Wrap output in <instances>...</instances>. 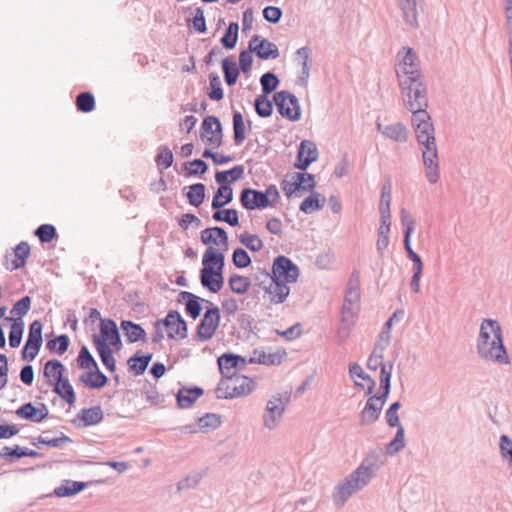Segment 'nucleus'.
I'll list each match as a JSON object with an SVG mask.
<instances>
[{"instance_id":"obj_49","label":"nucleus","mask_w":512,"mask_h":512,"mask_svg":"<svg viewBox=\"0 0 512 512\" xmlns=\"http://www.w3.org/2000/svg\"><path fill=\"white\" fill-rule=\"evenodd\" d=\"M238 30V23L233 22L229 24L223 37L221 38V43L226 49H232L235 47L238 39Z\"/></svg>"},{"instance_id":"obj_8","label":"nucleus","mask_w":512,"mask_h":512,"mask_svg":"<svg viewBox=\"0 0 512 512\" xmlns=\"http://www.w3.org/2000/svg\"><path fill=\"white\" fill-rule=\"evenodd\" d=\"M397 76L399 85H407L413 80L420 79L416 56L411 48H403L398 53Z\"/></svg>"},{"instance_id":"obj_29","label":"nucleus","mask_w":512,"mask_h":512,"mask_svg":"<svg viewBox=\"0 0 512 512\" xmlns=\"http://www.w3.org/2000/svg\"><path fill=\"white\" fill-rule=\"evenodd\" d=\"M103 410L100 406H93L82 409L76 416L75 421L79 422V426L97 425L103 420Z\"/></svg>"},{"instance_id":"obj_14","label":"nucleus","mask_w":512,"mask_h":512,"mask_svg":"<svg viewBox=\"0 0 512 512\" xmlns=\"http://www.w3.org/2000/svg\"><path fill=\"white\" fill-rule=\"evenodd\" d=\"M391 184L387 182L383 185L380 196L379 212L381 224L378 230V236H389L391 227Z\"/></svg>"},{"instance_id":"obj_35","label":"nucleus","mask_w":512,"mask_h":512,"mask_svg":"<svg viewBox=\"0 0 512 512\" xmlns=\"http://www.w3.org/2000/svg\"><path fill=\"white\" fill-rule=\"evenodd\" d=\"M281 353H267L264 350H254L250 356L249 362L263 365H278L282 362Z\"/></svg>"},{"instance_id":"obj_43","label":"nucleus","mask_w":512,"mask_h":512,"mask_svg":"<svg viewBox=\"0 0 512 512\" xmlns=\"http://www.w3.org/2000/svg\"><path fill=\"white\" fill-rule=\"evenodd\" d=\"M24 331V322L20 318L12 319V324L9 332V345L12 348L20 346Z\"/></svg>"},{"instance_id":"obj_38","label":"nucleus","mask_w":512,"mask_h":512,"mask_svg":"<svg viewBox=\"0 0 512 512\" xmlns=\"http://www.w3.org/2000/svg\"><path fill=\"white\" fill-rule=\"evenodd\" d=\"M359 489L355 487V484L348 478L343 483L336 487L334 492V501L338 505H343L344 502Z\"/></svg>"},{"instance_id":"obj_36","label":"nucleus","mask_w":512,"mask_h":512,"mask_svg":"<svg viewBox=\"0 0 512 512\" xmlns=\"http://www.w3.org/2000/svg\"><path fill=\"white\" fill-rule=\"evenodd\" d=\"M121 328L130 342L144 341L146 339L145 330L138 324L124 320L121 322Z\"/></svg>"},{"instance_id":"obj_62","label":"nucleus","mask_w":512,"mask_h":512,"mask_svg":"<svg viewBox=\"0 0 512 512\" xmlns=\"http://www.w3.org/2000/svg\"><path fill=\"white\" fill-rule=\"evenodd\" d=\"M31 305V299L29 296H25L19 301H17L12 310L11 313L15 316H18V318L21 319V317L28 313Z\"/></svg>"},{"instance_id":"obj_61","label":"nucleus","mask_w":512,"mask_h":512,"mask_svg":"<svg viewBox=\"0 0 512 512\" xmlns=\"http://www.w3.org/2000/svg\"><path fill=\"white\" fill-rule=\"evenodd\" d=\"M156 163L163 169L169 168L173 163V153L168 147H162L156 157Z\"/></svg>"},{"instance_id":"obj_23","label":"nucleus","mask_w":512,"mask_h":512,"mask_svg":"<svg viewBox=\"0 0 512 512\" xmlns=\"http://www.w3.org/2000/svg\"><path fill=\"white\" fill-rule=\"evenodd\" d=\"M30 255V246L27 242L19 243L14 250L5 256V267L13 271L23 267Z\"/></svg>"},{"instance_id":"obj_16","label":"nucleus","mask_w":512,"mask_h":512,"mask_svg":"<svg viewBox=\"0 0 512 512\" xmlns=\"http://www.w3.org/2000/svg\"><path fill=\"white\" fill-rule=\"evenodd\" d=\"M368 368L371 370L380 369V384L382 389H384V397H387L390 391V378L391 371L387 369L386 365L383 364V349L376 347L370 358L368 359Z\"/></svg>"},{"instance_id":"obj_56","label":"nucleus","mask_w":512,"mask_h":512,"mask_svg":"<svg viewBox=\"0 0 512 512\" xmlns=\"http://www.w3.org/2000/svg\"><path fill=\"white\" fill-rule=\"evenodd\" d=\"M42 329L43 325L39 320H35L30 324L28 339L26 342L42 345Z\"/></svg>"},{"instance_id":"obj_46","label":"nucleus","mask_w":512,"mask_h":512,"mask_svg":"<svg viewBox=\"0 0 512 512\" xmlns=\"http://www.w3.org/2000/svg\"><path fill=\"white\" fill-rule=\"evenodd\" d=\"M186 194L189 203L198 207L205 198V186L202 183H197L189 186Z\"/></svg>"},{"instance_id":"obj_22","label":"nucleus","mask_w":512,"mask_h":512,"mask_svg":"<svg viewBox=\"0 0 512 512\" xmlns=\"http://www.w3.org/2000/svg\"><path fill=\"white\" fill-rule=\"evenodd\" d=\"M217 362L219 370L225 378L235 376L237 371L244 369L246 366V360L234 354H223Z\"/></svg>"},{"instance_id":"obj_4","label":"nucleus","mask_w":512,"mask_h":512,"mask_svg":"<svg viewBox=\"0 0 512 512\" xmlns=\"http://www.w3.org/2000/svg\"><path fill=\"white\" fill-rule=\"evenodd\" d=\"M66 368L57 359L47 361L43 367V376L53 391L69 406L76 403L75 390L66 376Z\"/></svg>"},{"instance_id":"obj_19","label":"nucleus","mask_w":512,"mask_h":512,"mask_svg":"<svg viewBox=\"0 0 512 512\" xmlns=\"http://www.w3.org/2000/svg\"><path fill=\"white\" fill-rule=\"evenodd\" d=\"M249 49L261 59H276L279 56L277 46L258 35L253 36L249 41Z\"/></svg>"},{"instance_id":"obj_54","label":"nucleus","mask_w":512,"mask_h":512,"mask_svg":"<svg viewBox=\"0 0 512 512\" xmlns=\"http://www.w3.org/2000/svg\"><path fill=\"white\" fill-rule=\"evenodd\" d=\"M151 357H152L151 355H148V356L135 355V356L131 357L128 361L131 370L134 371L135 374H137V375L142 374L146 370V368L151 360Z\"/></svg>"},{"instance_id":"obj_26","label":"nucleus","mask_w":512,"mask_h":512,"mask_svg":"<svg viewBox=\"0 0 512 512\" xmlns=\"http://www.w3.org/2000/svg\"><path fill=\"white\" fill-rule=\"evenodd\" d=\"M242 206L248 210L261 209L268 207V202L262 192L246 188L240 196Z\"/></svg>"},{"instance_id":"obj_32","label":"nucleus","mask_w":512,"mask_h":512,"mask_svg":"<svg viewBox=\"0 0 512 512\" xmlns=\"http://www.w3.org/2000/svg\"><path fill=\"white\" fill-rule=\"evenodd\" d=\"M378 129L385 137L397 142H405L408 138L407 128L401 123L389 125L378 124Z\"/></svg>"},{"instance_id":"obj_21","label":"nucleus","mask_w":512,"mask_h":512,"mask_svg":"<svg viewBox=\"0 0 512 512\" xmlns=\"http://www.w3.org/2000/svg\"><path fill=\"white\" fill-rule=\"evenodd\" d=\"M385 400L386 397H384V392L381 396H371L368 399L360 415V421L362 425L372 424L379 418Z\"/></svg>"},{"instance_id":"obj_18","label":"nucleus","mask_w":512,"mask_h":512,"mask_svg":"<svg viewBox=\"0 0 512 512\" xmlns=\"http://www.w3.org/2000/svg\"><path fill=\"white\" fill-rule=\"evenodd\" d=\"M287 401L288 398L282 396H274L268 401L264 414V424L266 427L271 429L277 425L284 412Z\"/></svg>"},{"instance_id":"obj_47","label":"nucleus","mask_w":512,"mask_h":512,"mask_svg":"<svg viewBox=\"0 0 512 512\" xmlns=\"http://www.w3.org/2000/svg\"><path fill=\"white\" fill-rule=\"evenodd\" d=\"M222 68L226 83L229 86L234 85L239 76V70L237 68L236 62L226 58L222 61Z\"/></svg>"},{"instance_id":"obj_53","label":"nucleus","mask_w":512,"mask_h":512,"mask_svg":"<svg viewBox=\"0 0 512 512\" xmlns=\"http://www.w3.org/2000/svg\"><path fill=\"white\" fill-rule=\"evenodd\" d=\"M77 364L81 369L93 370L97 368V363L86 347H82L77 358Z\"/></svg>"},{"instance_id":"obj_10","label":"nucleus","mask_w":512,"mask_h":512,"mask_svg":"<svg viewBox=\"0 0 512 512\" xmlns=\"http://www.w3.org/2000/svg\"><path fill=\"white\" fill-rule=\"evenodd\" d=\"M300 271L298 266L286 256L280 255L273 260L271 268V279L282 281L288 285L298 281Z\"/></svg>"},{"instance_id":"obj_64","label":"nucleus","mask_w":512,"mask_h":512,"mask_svg":"<svg viewBox=\"0 0 512 512\" xmlns=\"http://www.w3.org/2000/svg\"><path fill=\"white\" fill-rule=\"evenodd\" d=\"M85 484L82 482H72L69 486H63L56 489V495L60 497L74 495L84 488Z\"/></svg>"},{"instance_id":"obj_2","label":"nucleus","mask_w":512,"mask_h":512,"mask_svg":"<svg viewBox=\"0 0 512 512\" xmlns=\"http://www.w3.org/2000/svg\"><path fill=\"white\" fill-rule=\"evenodd\" d=\"M477 352L486 361L509 364V356L503 344L502 329L499 323L485 319L480 326L477 339Z\"/></svg>"},{"instance_id":"obj_15","label":"nucleus","mask_w":512,"mask_h":512,"mask_svg":"<svg viewBox=\"0 0 512 512\" xmlns=\"http://www.w3.org/2000/svg\"><path fill=\"white\" fill-rule=\"evenodd\" d=\"M201 241L207 249L219 251L224 254L228 250V236L220 227L206 228L201 232Z\"/></svg>"},{"instance_id":"obj_5","label":"nucleus","mask_w":512,"mask_h":512,"mask_svg":"<svg viewBox=\"0 0 512 512\" xmlns=\"http://www.w3.org/2000/svg\"><path fill=\"white\" fill-rule=\"evenodd\" d=\"M155 332L152 334V342L159 343L166 336L172 340H183L187 337V324L179 312L169 311L165 318L157 320L154 324Z\"/></svg>"},{"instance_id":"obj_1","label":"nucleus","mask_w":512,"mask_h":512,"mask_svg":"<svg viewBox=\"0 0 512 512\" xmlns=\"http://www.w3.org/2000/svg\"><path fill=\"white\" fill-rule=\"evenodd\" d=\"M412 125L422 149L426 177L432 184L439 180L438 153L434 137V127L428 112L416 111L412 114Z\"/></svg>"},{"instance_id":"obj_30","label":"nucleus","mask_w":512,"mask_h":512,"mask_svg":"<svg viewBox=\"0 0 512 512\" xmlns=\"http://www.w3.org/2000/svg\"><path fill=\"white\" fill-rule=\"evenodd\" d=\"M201 284L213 293L219 292L224 285L223 273L201 270Z\"/></svg>"},{"instance_id":"obj_6","label":"nucleus","mask_w":512,"mask_h":512,"mask_svg":"<svg viewBox=\"0 0 512 512\" xmlns=\"http://www.w3.org/2000/svg\"><path fill=\"white\" fill-rule=\"evenodd\" d=\"M255 387L253 380L247 376H233L221 381L217 387L219 398L231 399L249 395Z\"/></svg>"},{"instance_id":"obj_60","label":"nucleus","mask_w":512,"mask_h":512,"mask_svg":"<svg viewBox=\"0 0 512 512\" xmlns=\"http://www.w3.org/2000/svg\"><path fill=\"white\" fill-rule=\"evenodd\" d=\"M35 234L41 242H51L56 235V229L53 225L43 224L37 228Z\"/></svg>"},{"instance_id":"obj_58","label":"nucleus","mask_w":512,"mask_h":512,"mask_svg":"<svg viewBox=\"0 0 512 512\" xmlns=\"http://www.w3.org/2000/svg\"><path fill=\"white\" fill-rule=\"evenodd\" d=\"M260 82L264 94H269L273 92L277 88V85L279 83L278 78L273 73L270 72L262 75Z\"/></svg>"},{"instance_id":"obj_24","label":"nucleus","mask_w":512,"mask_h":512,"mask_svg":"<svg viewBox=\"0 0 512 512\" xmlns=\"http://www.w3.org/2000/svg\"><path fill=\"white\" fill-rule=\"evenodd\" d=\"M16 415L21 419L39 423L48 417L49 410L43 403L36 406L32 403H26L16 410Z\"/></svg>"},{"instance_id":"obj_12","label":"nucleus","mask_w":512,"mask_h":512,"mask_svg":"<svg viewBox=\"0 0 512 512\" xmlns=\"http://www.w3.org/2000/svg\"><path fill=\"white\" fill-rule=\"evenodd\" d=\"M222 127L219 119L208 116L202 122L201 140L211 148H218L222 144Z\"/></svg>"},{"instance_id":"obj_55","label":"nucleus","mask_w":512,"mask_h":512,"mask_svg":"<svg viewBox=\"0 0 512 512\" xmlns=\"http://www.w3.org/2000/svg\"><path fill=\"white\" fill-rule=\"evenodd\" d=\"M213 218L216 221H224L231 226H237L239 224L238 213L234 209H225L214 213Z\"/></svg>"},{"instance_id":"obj_50","label":"nucleus","mask_w":512,"mask_h":512,"mask_svg":"<svg viewBox=\"0 0 512 512\" xmlns=\"http://www.w3.org/2000/svg\"><path fill=\"white\" fill-rule=\"evenodd\" d=\"M233 130L236 145H241L245 140V124L240 112H235L233 115Z\"/></svg>"},{"instance_id":"obj_27","label":"nucleus","mask_w":512,"mask_h":512,"mask_svg":"<svg viewBox=\"0 0 512 512\" xmlns=\"http://www.w3.org/2000/svg\"><path fill=\"white\" fill-rule=\"evenodd\" d=\"M268 300L273 304L283 303L290 294V287L282 281L271 279V283L265 288Z\"/></svg>"},{"instance_id":"obj_40","label":"nucleus","mask_w":512,"mask_h":512,"mask_svg":"<svg viewBox=\"0 0 512 512\" xmlns=\"http://www.w3.org/2000/svg\"><path fill=\"white\" fill-rule=\"evenodd\" d=\"M410 260L413 262V276L411 279V288L415 293L420 291V278L423 272V262L420 256L415 253H407Z\"/></svg>"},{"instance_id":"obj_41","label":"nucleus","mask_w":512,"mask_h":512,"mask_svg":"<svg viewBox=\"0 0 512 512\" xmlns=\"http://www.w3.org/2000/svg\"><path fill=\"white\" fill-rule=\"evenodd\" d=\"M244 168L240 165L231 168L230 170L220 171L215 174V180L218 184L228 185V183L235 182L242 178Z\"/></svg>"},{"instance_id":"obj_59","label":"nucleus","mask_w":512,"mask_h":512,"mask_svg":"<svg viewBox=\"0 0 512 512\" xmlns=\"http://www.w3.org/2000/svg\"><path fill=\"white\" fill-rule=\"evenodd\" d=\"M255 110L261 117H268L272 114V103L264 96H260L255 101Z\"/></svg>"},{"instance_id":"obj_9","label":"nucleus","mask_w":512,"mask_h":512,"mask_svg":"<svg viewBox=\"0 0 512 512\" xmlns=\"http://www.w3.org/2000/svg\"><path fill=\"white\" fill-rule=\"evenodd\" d=\"M400 88L404 94L405 105L412 114L416 113V111L426 110V91L420 79L413 80L407 85H400Z\"/></svg>"},{"instance_id":"obj_57","label":"nucleus","mask_w":512,"mask_h":512,"mask_svg":"<svg viewBox=\"0 0 512 512\" xmlns=\"http://www.w3.org/2000/svg\"><path fill=\"white\" fill-rule=\"evenodd\" d=\"M232 262L238 268H246L251 264V258L244 249L237 248L233 252Z\"/></svg>"},{"instance_id":"obj_3","label":"nucleus","mask_w":512,"mask_h":512,"mask_svg":"<svg viewBox=\"0 0 512 512\" xmlns=\"http://www.w3.org/2000/svg\"><path fill=\"white\" fill-rule=\"evenodd\" d=\"M93 342L103 365L108 370L114 371L115 359L113 357V351L118 350L121 345L115 321L112 319H102L100 321L99 333L94 334Z\"/></svg>"},{"instance_id":"obj_33","label":"nucleus","mask_w":512,"mask_h":512,"mask_svg":"<svg viewBox=\"0 0 512 512\" xmlns=\"http://www.w3.org/2000/svg\"><path fill=\"white\" fill-rule=\"evenodd\" d=\"M373 473V464L366 465L363 463L350 475L349 479L355 484V487L360 490L367 485Z\"/></svg>"},{"instance_id":"obj_7","label":"nucleus","mask_w":512,"mask_h":512,"mask_svg":"<svg viewBox=\"0 0 512 512\" xmlns=\"http://www.w3.org/2000/svg\"><path fill=\"white\" fill-rule=\"evenodd\" d=\"M281 187L287 198L301 197L315 187V179L306 172H291L286 174Z\"/></svg>"},{"instance_id":"obj_63","label":"nucleus","mask_w":512,"mask_h":512,"mask_svg":"<svg viewBox=\"0 0 512 512\" xmlns=\"http://www.w3.org/2000/svg\"><path fill=\"white\" fill-rule=\"evenodd\" d=\"M202 307L200 304V299L194 295H190L188 301L186 302V312L193 318L196 319L200 316Z\"/></svg>"},{"instance_id":"obj_44","label":"nucleus","mask_w":512,"mask_h":512,"mask_svg":"<svg viewBox=\"0 0 512 512\" xmlns=\"http://www.w3.org/2000/svg\"><path fill=\"white\" fill-rule=\"evenodd\" d=\"M238 238L240 243L252 252H259L264 247L262 239L256 234L243 232Z\"/></svg>"},{"instance_id":"obj_34","label":"nucleus","mask_w":512,"mask_h":512,"mask_svg":"<svg viewBox=\"0 0 512 512\" xmlns=\"http://www.w3.org/2000/svg\"><path fill=\"white\" fill-rule=\"evenodd\" d=\"M350 374H351L352 379L354 380V383L357 386L366 388L367 394L372 393L374 386H375V381L363 371L361 366H359L357 364L351 366Z\"/></svg>"},{"instance_id":"obj_42","label":"nucleus","mask_w":512,"mask_h":512,"mask_svg":"<svg viewBox=\"0 0 512 512\" xmlns=\"http://www.w3.org/2000/svg\"><path fill=\"white\" fill-rule=\"evenodd\" d=\"M325 204V198L319 193H312L300 204V210L306 214H311L320 210Z\"/></svg>"},{"instance_id":"obj_11","label":"nucleus","mask_w":512,"mask_h":512,"mask_svg":"<svg viewBox=\"0 0 512 512\" xmlns=\"http://www.w3.org/2000/svg\"><path fill=\"white\" fill-rule=\"evenodd\" d=\"M220 325V310L218 307L208 309L196 329V337L201 342L212 339Z\"/></svg>"},{"instance_id":"obj_48","label":"nucleus","mask_w":512,"mask_h":512,"mask_svg":"<svg viewBox=\"0 0 512 512\" xmlns=\"http://www.w3.org/2000/svg\"><path fill=\"white\" fill-rule=\"evenodd\" d=\"M406 22L412 26L417 25V13L415 0H399Z\"/></svg>"},{"instance_id":"obj_20","label":"nucleus","mask_w":512,"mask_h":512,"mask_svg":"<svg viewBox=\"0 0 512 512\" xmlns=\"http://www.w3.org/2000/svg\"><path fill=\"white\" fill-rule=\"evenodd\" d=\"M221 417L215 413H207L199 417L195 423L183 426L186 433H206L215 430L221 425Z\"/></svg>"},{"instance_id":"obj_31","label":"nucleus","mask_w":512,"mask_h":512,"mask_svg":"<svg viewBox=\"0 0 512 512\" xmlns=\"http://www.w3.org/2000/svg\"><path fill=\"white\" fill-rule=\"evenodd\" d=\"M79 379L86 387L92 389H100L107 383V377L100 372L98 367L93 370H86L80 375Z\"/></svg>"},{"instance_id":"obj_17","label":"nucleus","mask_w":512,"mask_h":512,"mask_svg":"<svg viewBox=\"0 0 512 512\" xmlns=\"http://www.w3.org/2000/svg\"><path fill=\"white\" fill-rule=\"evenodd\" d=\"M360 311V289L358 279L355 286H350L343 304L342 319L352 323Z\"/></svg>"},{"instance_id":"obj_37","label":"nucleus","mask_w":512,"mask_h":512,"mask_svg":"<svg viewBox=\"0 0 512 512\" xmlns=\"http://www.w3.org/2000/svg\"><path fill=\"white\" fill-rule=\"evenodd\" d=\"M401 222L405 228L404 246L407 253L414 252L411 247V235L415 228V221L406 209L401 210Z\"/></svg>"},{"instance_id":"obj_52","label":"nucleus","mask_w":512,"mask_h":512,"mask_svg":"<svg viewBox=\"0 0 512 512\" xmlns=\"http://www.w3.org/2000/svg\"><path fill=\"white\" fill-rule=\"evenodd\" d=\"M76 106L81 112H91L95 107L94 96L89 92L80 93L76 98Z\"/></svg>"},{"instance_id":"obj_13","label":"nucleus","mask_w":512,"mask_h":512,"mask_svg":"<svg viewBox=\"0 0 512 512\" xmlns=\"http://www.w3.org/2000/svg\"><path fill=\"white\" fill-rule=\"evenodd\" d=\"M274 100L281 116L292 121L300 118V107L294 95L281 91L275 94Z\"/></svg>"},{"instance_id":"obj_51","label":"nucleus","mask_w":512,"mask_h":512,"mask_svg":"<svg viewBox=\"0 0 512 512\" xmlns=\"http://www.w3.org/2000/svg\"><path fill=\"white\" fill-rule=\"evenodd\" d=\"M69 346V338L67 335H60L52 340H49L46 344L47 349L50 352H55L59 355L64 354Z\"/></svg>"},{"instance_id":"obj_28","label":"nucleus","mask_w":512,"mask_h":512,"mask_svg":"<svg viewBox=\"0 0 512 512\" xmlns=\"http://www.w3.org/2000/svg\"><path fill=\"white\" fill-rule=\"evenodd\" d=\"M225 256L221 252L212 249H206L202 257V269L223 273Z\"/></svg>"},{"instance_id":"obj_45","label":"nucleus","mask_w":512,"mask_h":512,"mask_svg":"<svg viewBox=\"0 0 512 512\" xmlns=\"http://www.w3.org/2000/svg\"><path fill=\"white\" fill-rule=\"evenodd\" d=\"M230 289L237 294H245L251 283L248 277L242 275H232L228 281Z\"/></svg>"},{"instance_id":"obj_25","label":"nucleus","mask_w":512,"mask_h":512,"mask_svg":"<svg viewBox=\"0 0 512 512\" xmlns=\"http://www.w3.org/2000/svg\"><path fill=\"white\" fill-rule=\"evenodd\" d=\"M317 158L318 151L316 145L311 141L304 140L300 144L295 166L298 169L305 170Z\"/></svg>"},{"instance_id":"obj_39","label":"nucleus","mask_w":512,"mask_h":512,"mask_svg":"<svg viewBox=\"0 0 512 512\" xmlns=\"http://www.w3.org/2000/svg\"><path fill=\"white\" fill-rule=\"evenodd\" d=\"M219 188L216 191L213 200L212 207L214 209H220L225 205L229 204L233 199V190L229 185L219 184Z\"/></svg>"}]
</instances>
